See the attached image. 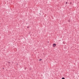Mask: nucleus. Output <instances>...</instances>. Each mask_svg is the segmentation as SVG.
I'll list each match as a JSON object with an SVG mask.
<instances>
[{
    "instance_id": "obj_1",
    "label": "nucleus",
    "mask_w": 79,
    "mask_h": 79,
    "mask_svg": "<svg viewBox=\"0 0 79 79\" xmlns=\"http://www.w3.org/2000/svg\"><path fill=\"white\" fill-rule=\"evenodd\" d=\"M56 44H53V47H56Z\"/></svg>"
},
{
    "instance_id": "obj_2",
    "label": "nucleus",
    "mask_w": 79,
    "mask_h": 79,
    "mask_svg": "<svg viewBox=\"0 0 79 79\" xmlns=\"http://www.w3.org/2000/svg\"><path fill=\"white\" fill-rule=\"evenodd\" d=\"M8 63L10 64V62L8 61Z\"/></svg>"
},
{
    "instance_id": "obj_3",
    "label": "nucleus",
    "mask_w": 79,
    "mask_h": 79,
    "mask_svg": "<svg viewBox=\"0 0 79 79\" xmlns=\"http://www.w3.org/2000/svg\"><path fill=\"white\" fill-rule=\"evenodd\" d=\"M62 79H65L64 77H62Z\"/></svg>"
},
{
    "instance_id": "obj_4",
    "label": "nucleus",
    "mask_w": 79,
    "mask_h": 79,
    "mask_svg": "<svg viewBox=\"0 0 79 79\" xmlns=\"http://www.w3.org/2000/svg\"><path fill=\"white\" fill-rule=\"evenodd\" d=\"M42 59H40L39 60V61H41Z\"/></svg>"
},
{
    "instance_id": "obj_5",
    "label": "nucleus",
    "mask_w": 79,
    "mask_h": 79,
    "mask_svg": "<svg viewBox=\"0 0 79 79\" xmlns=\"http://www.w3.org/2000/svg\"><path fill=\"white\" fill-rule=\"evenodd\" d=\"M65 3H66V4H68V2H66Z\"/></svg>"
},
{
    "instance_id": "obj_6",
    "label": "nucleus",
    "mask_w": 79,
    "mask_h": 79,
    "mask_svg": "<svg viewBox=\"0 0 79 79\" xmlns=\"http://www.w3.org/2000/svg\"><path fill=\"white\" fill-rule=\"evenodd\" d=\"M70 5L71 4H72V2H70Z\"/></svg>"
},
{
    "instance_id": "obj_7",
    "label": "nucleus",
    "mask_w": 79,
    "mask_h": 79,
    "mask_svg": "<svg viewBox=\"0 0 79 79\" xmlns=\"http://www.w3.org/2000/svg\"><path fill=\"white\" fill-rule=\"evenodd\" d=\"M29 27H27V29H29Z\"/></svg>"
},
{
    "instance_id": "obj_8",
    "label": "nucleus",
    "mask_w": 79,
    "mask_h": 79,
    "mask_svg": "<svg viewBox=\"0 0 79 79\" xmlns=\"http://www.w3.org/2000/svg\"><path fill=\"white\" fill-rule=\"evenodd\" d=\"M3 68V69H4V68Z\"/></svg>"
}]
</instances>
